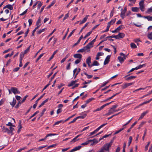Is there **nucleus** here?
<instances>
[{
	"mask_svg": "<svg viewBox=\"0 0 152 152\" xmlns=\"http://www.w3.org/2000/svg\"><path fill=\"white\" fill-rule=\"evenodd\" d=\"M144 0H142L139 3L140 8L142 12H143L145 10V6L144 5Z\"/></svg>",
	"mask_w": 152,
	"mask_h": 152,
	"instance_id": "obj_1",
	"label": "nucleus"
},
{
	"mask_svg": "<svg viewBox=\"0 0 152 152\" xmlns=\"http://www.w3.org/2000/svg\"><path fill=\"white\" fill-rule=\"evenodd\" d=\"M110 146L107 143L104 144L102 147L101 148L103 151H109V148Z\"/></svg>",
	"mask_w": 152,
	"mask_h": 152,
	"instance_id": "obj_2",
	"label": "nucleus"
},
{
	"mask_svg": "<svg viewBox=\"0 0 152 152\" xmlns=\"http://www.w3.org/2000/svg\"><path fill=\"white\" fill-rule=\"evenodd\" d=\"M11 91L15 94H19L20 93L18 90V89L15 87H11Z\"/></svg>",
	"mask_w": 152,
	"mask_h": 152,
	"instance_id": "obj_3",
	"label": "nucleus"
},
{
	"mask_svg": "<svg viewBox=\"0 0 152 152\" xmlns=\"http://www.w3.org/2000/svg\"><path fill=\"white\" fill-rule=\"evenodd\" d=\"M29 51V48H27L24 52L21 53L20 54V57L23 58L24 55Z\"/></svg>",
	"mask_w": 152,
	"mask_h": 152,
	"instance_id": "obj_4",
	"label": "nucleus"
},
{
	"mask_svg": "<svg viewBox=\"0 0 152 152\" xmlns=\"http://www.w3.org/2000/svg\"><path fill=\"white\" fill-rule=\"evenodd\" d=\"M134 83V82H133L129 83H125L124 85L121 86L122 88L123 89H125L128 87L133 85Z\"/></svg>",
	"mask_w": 152,
	"mask_h": 152,
	"instance_id": "obj_5",
	"label": "nucleus"
},
{
	"mask_svg": "<svg viewBox=\"0 0 152 152\" xmlns=\"http://www.w3.org/2000/svg\"><path fill=\"white\" fill-rule=\"evenodd\" d=\"M116 110L115 109H113L112 108H110V109L109 110L108 112L106 114V115H110V114L113 113H114L115 112H116Z\"/></svg>",
	"mask_w": 152,
	"mask_h": 152,
	"instance_id": "obj_6",
	"label": "nucleus"
},
{
	"mask_svg": "<svg viewBox=\"0 0 152 152\" xmlns=\"http://www.w3.org/2000/svg\"><path fill=\"white\" fill-rule=\"evenodd\" d=\"M110 55L107 56L105 59L104 63V64L105 65L108 64L110 61Z\"/></svg>",
	"mask_w": 152,
	"mask_h": 152,
	"instance_id": "obj_7",
	"label": "nucleus"
},
{
	"mask_svg": "<svg viewBox=\"0 0 152 152\" xmlns=\"http://www.w3.org/2000/svg\"><path fill=\"white\" fill-rule=\"evenodd\" d=\"M149 111L148 110H147L142 113L141 114L140 117H139V120L142 119L143 118V117Z\"/></svg>",
	"mask_w": 152,
	"mask_h": 152,
	"instance_id": "obj_8",
	"label": "nucleus"
},
{
	"mask_svg": "<svg viewBox=\"0 0 152 152\" xmlns=\"http://www.w3.org/2000/svg\"><path fill=\"white\" fill-rule=\"evenodd\" d=\"M86 63L88 64V65L89 67H91V64H90L91 63V57L90 56H89L86 59Z\"/></svg>",
	"mask_w": 152,
	"mask_h": 152,
	"instance_id": "obj_9",
	"label": "nucleus"
},
{
	"mask_svg": "<svg viewBox=\"0 0 152 152\" xmlns=\"http://www.w3.org/2000/svg\"><path fill=\"white\" fill-rule=\"evenodd\" d=\"M81 135V134H79L78 135H77V136L75 137L74 138H73L72 140H71L70 142V143H72L75 142L79 140V139H77V138L80 137Z\"/></svg>",
	"mask_w": 152,
	"mask_h": 152,
	"instance_id": "obj_10",
	"label": "nucleus"
},
{
	"mask_svg": "<svg viewBox=\"0 0 152 152\" xmlns=\"http://www.w3.org/2000/svg\"><path fill=\"white\" fill-rule=\"evenodd\" d=\"M117 36V39H119L120 38H124L125 36V34L123 33H120Z\"/></svg>",
	"mask_w": 152,
	"mask_h": 152,
	"instance_id": "obj_11",
	"label": "nucleus"
},
{
	"mask_svg": "<svg viewBox=\"0 0 152 152\" xmlns=\"http://www.w3.org/2000/svg\"><path fill=\"white\" fill-rule=\"evenodd\" d=\"M129 75H127L125 76V77H126V80H132L133 79L137 77L136 76H131L129 77H127Z\"/></svg>",
	"mask_w": 152,
	"mask_h": 152,
	"instance_id": "obj_12",
	"label": "nucleus"
},
{
	"mask_svg": "<svg viewBox=\"0 0 152 152\" xmlns=\"http://www.w3.org/2000/svg\"><path fill=\"white\" fill-rule=\"evenodd\" d=\"M89 16V15H86L85 17L83 19V20L80 21V24H82L85 23L86 21Z\"/></svg>",
	"mask_w": 152,
	"mask_h": 152,
	"instance_id": "obj_13",
	"label": "nucleus"
},
{
	"mask_svg": "<svg viewBox=\"0 0 152 152\" xmlns=\"http://www.w3.org/2000/svg\"><path fill=\"white\" fill-rule=\"evenodd\" d=\"M2 132L3 133L7 132V133L8 134L9 132V129L8 128L5 127L4 126H3L2 128Z\"/></svg>",
	"mask_w": 152,
	"mask_h": 152,
	"instance_id": "obj_14",
	"label": "nucleus"
},
{
	"mask_svg": "<svg viewBox=\"0 0 152 152\" xmlns=\"http://www.w3.org/2000/svg\"><path fill=\"white\" fill-rule=\"evenodd\" d=\"M74 57L76 58H79V59H81L82 58V56L80 54H76L74 55Z\"/></svg>",
	"mask_w": 152,
	"mask_h": 152,
	"instance_id": "obj_15",
	"label": "nucleus"
},
{
	"mask_svg": "<svg viewBox=\"0 0 152 152\" xmlns=\"http://www.w3.org/2000/svg\"><path fill=\"white\" fill-rule=\"evenodd\" d=\"M132 10L133 12H137L139 10V8L137 7H132Z\"/></svg>",
	"mask_w": 152,
	"mask_h": 152,
	"instance_id": "obj_16",
	"label": "nucleus"
},
{
	"mask_svg": "<svg viewBox=\"0 0 152 152\" xmlns=\"http://www.w3.org/2000/svg\"><path fill=\"white\" fill-rule=\"evenodd\" d=\"M99 64L97 61H94L93 63L91 64L90 67L94 66H99Z\"/></svg>",
	"mask_w": 152,
	"mask_h": 152,
	"instance_id": "obj_17",
	"label": "nucleus"
},
{
	"mask_svg": "<svg viewBox=\"0 0 152 152\" xmlns=\"http://www.w3.org/2000/svg\"><path fill=\"white\" fill-rule=\"evenodd\" d=\"M16 103V99L15 98H13L12 102H10V104L13 107L14 106Z\"/></svg>",
	"mask_w": 152,
	"mask_h": 152,
	"instance_id": "obj_18",
	"label": "nucleus"
},
{
	"mask_svg": "<svg viewBox=\"0 0 152 152\" xmlns=\"http://www.w3.org/2000/svg\"><path fill=\"white\" fill-rule=\"evenodd\" d=\"M143 18H144L147 19L148 21H152V16H143Z\"/></svg>",
	"mask_w": 152,
	"mask_h": 152,
	"instance_id": "obj_19",
	"label": "nucleus"
},
{
	"mask_svg": "<svg viewBox=\"0 0 152 152\" xmlns=\"http://www.w3.org/2000/svg\"><path fill=\"white\" fill-rule=\"evenodd\" d=\"M120 94V93H116L114 94L111 97L107 99H106L105 101H104V102H106L107 101L111 99H112L113 97H114L115 96H116V95H118V94Z\"/></svg>",
	"mask_w": 152,
	"mask_h": 152,
	"instance_id": "obj_20",
	"label": "nucleus"
},
{
	"mask_svg": "<svg viewBox=\"0 0 152 152\" xmlns=\"http://www.w3.org/2000/svg\"><path fill=\"white\" fill-rule=\"evenodd\" d=\"M93 140L92 142H91V143L90 144L91 146H92L94 145V143L96 144L98 143V142L96 139H94L93 140Z\"/></svg>",
	"mask_w": 152,
	"mask_h": 152,
	"instance_id": "obj_21",
	"label": "nucleus"
},
{
	"mask_svg": "<svg viewBox=\"0 0 152 152\" xmlns=\"http://www.w3.org/2000/svg\"><path fill=\"white\" fill-rule=\"evenodd\" d=\"M93 141L91 140H88L85 142L82 143L81 145H86L88 144L90 142H92Z\"/></svg>",
	"mask_w": 152,
	"mask_h": 152,
	"instance_id": "obj_22",
	"label": "nucleus"
},
{
	"mask_svg": "<svg viewBox=\"0 0 152 152\" xmlns=\"http://www.w3.org/2000/svg\"><path fill=\"white\" fill-rule=\"evenodd\" d=\"M125 13L126 12L122 11L121 13L120 16L122 19H123L125 17Z\"/></svg>",
	"mask_w": 152,
	"mask_h": 152,
	"instance_id": "obj_23",
	"label": "nucleus"
},
{
	"mask_svg": "<svg viewBox=\"0 0 152 152\" xmlns=\"http://www.w3.org/2000/svg\"><path fill=\"white\" fill-rule=\"evenodd\" d=\"M116 19V18L114 19H112L110 22H108V24L110 25H113Z\"/></svg>",
	"mask_w": 152,
	"mask_h": 152,
	"instance_id": "obj_24",
	"label": "nucleus"
},
{
	"mask_svg": "<svg viewBox=\"0 0 152 152\" xmlns=\"http://www.w3.org/2000/svg\"><path fill=\"white\" fill-rule=\"evenodd\" d=\"M87 115L86 114H84L83 115H80L76 117V118L77 119L79 118H82L83 119L86 117Z\"/></svg>",
	"mask_w": 152,
	"mask_h": 152,
	"instance_id": "obj_25",
	"label": "nucleus"
},
{
	"mask_svg": "<svg viewBox=\"0 0 152 152\" xmlns=\"http://www.w3.org/2000/svg\"><path fill=\"white\" fill-rule=\"evenodd\" d=\"M93 44L91 42H90L86 47L84 48H91L93 47Z\"/></svg>",
	"mask_w": 152,
	"mask_h": 152,
	"instance_id": "obj_26",
	"label": "nucleus"
},
{
	"mask_svg": "<svg viewBox=\"0 0 152 152\" xmlns=\"http://www.w3.org/2000/svg\"><path fill=\"white\" fill-rule=\"evenodd\" d=\"M147 14H150L152 12V6L150 8H149L147 11L145 12Z\"/></svg>",
	"mask_w": 152,
	"mask_h": 152,
	"instance_id": "obj_27",
	"label": "nucleus"
},
{
	"mask_svg": "<svg viewBox=\"0 0 152 152\" xmlns=\"http://www.w3.org/2000/svg\"><path fill=\"white\" fill-rule=\"evenodd\" d=\"M118 59L119 60L120 62L122 63L124 61V58L121 57V56H118Z\"/></svg>",
	"mask_w": 152,
	"mask_h": 152,
	"instance_id": "obj_28",
	"label": "nucleus"
},
{
	"mask_svg": "<svg viewBox=\"0 0 152 152\" xmlns=\"http://www.w3.org/2000/svg\"><path fill=\"white\" fill-rule=\"evenodd\" d=\"M89 24V23H87L81 29V30H80L79 33H81L83 30Z\"/></svg>",
	"mask_w": 152,
	"mask_h": 152,
	"instance_id": "obj_29",
	"label": "nucleus"
},
{
	"mask_svg": "<svg viewBox=\"0 0 152 152\" xmlns=\"http://www.w3.org/2000/svg\"><path fill=\"white\" fill-rule=\"evenodd\" d=\"M132 136H129V142L128 143V146H129L132 142Z\"/></svg>",
	"mask_w": 152,
	"mask_h": 152,
	"instance_id": "obj_30",
	"label": "nucleus"
},
{
	"mask_svg": "<svg viewBox=\"0 0 152 152\" xmlns=\"http://www.w3.org/2000/svg\"><path fill=\"white\" fill-rule=\"evenodd\" d=\"M7 8L10 9V10H12L13 9L12 5L9 4L7 5Z\"/></svg>",
	"mask_w": 152,
	"mask_h": 152,
	"instance_id": "obj_31",
	"label": "nucleus"
},
{
	"mask_svg": "<svg viewBox=\"0 0 152 152\" xmlns=\"http://www.w3.org/2000/svg\"><path fill=\"white\" fill-rule=\"evenodd\" d=\"M46 30V28H44L42 29H41L39 30L37 32V34H40L41 33L43 32H44Z\"/></svg>",
	"mask_w": 152,
	"mask_h": 152,
	"instance_id": "obj_32",
	"label": "nucleus"
},
{
	"mask_svg": "<svg viewBox=\"0 0 152 152\" xmlns=\"http://www.w3.org/2000/svg\"><path fill=\"white\" fill-rule=\"evenodd\" d=\"M14 53V52L13 51H12V53L11 54H8L7 55H6L5 56V58H7L8 57L10 56L11 57Z\"/></svg>",
	"mask_w": 152,
	"mask_h": 152,
	"instance_id": "obj_33",
	"label": "nucleus"
},
{
	"mask_svg": "<svg viewBox=\"0 0 152 152\" xmlns=\"http://www.w3.org/2000/svg\"><path fill=\"white\" fill-rule=\"evenodd\" d=\"M21 120H19V124L18 126V128L19 129V130H20L22 128V126L21 125Z\"/></svg>",
	"mask_w": 152,
	"mask_h": 152,
	"instance_id": "obj_34",
	"label": "nucleus"
},
{
	"mask_svg": "<svg viewBox=\"0 0 152 152\" xmlns=\"http://www.w3.org/2000/svg\"><path fill=\"white\" fill-rule=\"evenodd\" d=\"M94 99V98H89L88 100H87L86 102V104H87L89 102L91 101L92 100Z\"/></svg>",
	"mask_w": 152,
	"mask_h": 152,
	"instance_id": "obj_35",
	"label": "nucleus"
},
{
	"mask_svg": "<svg viewBox=\"0 0 152 152\" xmlns=\"http://www.w3.org/2000/svg\"><path fill=\"white\" fill-rule=\"evenodd\" d=\"M111 134H108V135L107 134L105 135L104 136H103L101 138H100L99 139V141H100L102 139H103L104 138L108 137L110 135H111Z\"/></svg>",
	"mask_w": 152,
	"mask_h": 152,
	"instance_id": "obj_36",
	"label": "nucleus"
},
{
	"mask_svg": "<svg viewBox=\"0 0 152 152\" xmlns=\"http://www.w3.org/2000/svg\"><path fill=\"white\" fill-rule=\"evenodd\" d=\"M125 128V127H124L123 128H121L119 130L117 131L116 132H115L114 133V135H115V134H117L118 133H119V132H121L122 130H123Z\"/></svg>",
	"mask_w": 152,
	"mask_h": 152,
	"instance_id": "obj_37",
	"label": "nucleus"
},
{
	"mask_svg": "<svg viewBox=\"0 0 152 152\" xmlns=\"http://www.w3.org/2000/svg\"><path fill=\"white\" fill-rule=\"evenodd\" d=\"M76 115V114H74L73 115L71 116H70L69 117V118H68L67 119H66L64 121H63V123H64L65 122L68 121L69 120L70 118L73 117H74L75 115Z\"/></svg>",
	"mask_w": 152,
	"mask_h": 152,
	"instance_id": "obj_38",
	"label": "nucleus"
},
{
	"mask_svg": "<svg viewBox=\"0 0 152 152\" xmlns=\"http://www.w3.org/2000/svg\"><path fill=\"white\" fill-rule=\"evenodd\" d=\"M147 87L151 88V86H147L145 88H140L139 89H137L135 90V91H133V92H134L135 91H139L141 90H144L145 88H146Z\"/></svg>",
	"mask_w": 152,
	"mask_h": 152,
	"instance_id": "obj_39",
	"label": "nucleus"
},
{
	"mask_svg": "<svg viewBox=\"0 0 152 152\" xmlns=\"http://www.w3.org/2000/svg\"><path fill=\"white\" fill-rule=\"evenodd\" d=\"M56 3L55 1L54 0L51 3V4H50L48 7H47L48 8H50L52 6H53L55 3Z\"/></svg>",
	"mask_w": 152,
	"mask_h": 152,
	"instance_id": "obj_40",
	"label": "nucleus"
},
{
	"mask_svg": "<svg viewBox=\"0 0 152 152\" xmlns=\"http://www.w3.org/2000/svg\"><path fill=\"white\" fill-rule=\"evenodd\" d=\"M21 103H21V101L20 102V101H19L18 103L15 106V107L16 108H18L21 104Z\"/></svg>",
	"mask_w": 152,
	"mask_h": 152,
	"instance_id": "obj_41",
	"label": "nucleus"
},
{
	"mask_svg": "<svg viewBox=\"0 0 152 152\" xmlns=\"http://www.w3.org/2000/svg\"><path fill=\"white\" fill-rule=\"evenodd\" d=\"M10 130H9V132L8 134H11L12 133L13 131L14 130V128L10 127Z\"/></svg>",
	"mask_w": 152,
	"mask_h": 152,
	"instance_id": "obj_42",
	"label": "nucleus"
},
{
	"mask_svg": "<svg viewBox=\"0 0 152 152\" xmlns=\"http://www.w3.org/2000/svg\"><path fill=\"white\" fill-rule=\"evenodd\" d=\"M57 145V144H53L51 145H50V146H48V147L46 148V149L47 150L50 148L55 147V146H56Z\"/></svg>",
	"mask_w": 152,
	"mask_h": 152,
	"instance_id": "obj_43",
	"label": "nucleus"
},
{
	"mask_svg": "<svg viewBox=\"0 0 152 152\" xmlns=\"http://www.w3.org/2000/svg\"><path fill=\"white\" fill-rule=\"evenodd\" d=\"M51 99H49V98H47L41 104L43 106V105L45 103L47 102L49 100H50Z\"/></svg>",
	"mask_w": 152,
	"mask_h": 152,
	"instance_id": "obj_44",
	"label": "nucleus"
},
{
	"mask_svg": "<svg viewBox=\"0 0 152 152\" xmlns=\"http://www.w3.org/2000/svg\"><path fill=\"white\" fill-rule=\"evenodd\" d=\"M103 107H102V106H101L100 107L98 108L96 110H94V112H95L97 111H99L102 109H103Z\"/></svg>",
	"mask_w": 152,
	"mask_h": 152,
	"instance_id": "obj_45",
	"label": "nucleus"
},
{
	"mask_svg": "<svg viewBox=\"0 0 152 152\" xmlns=\"http://www.w3.org/2000/svg\"><path fill=\"white\" fill-rule=\"evenodd\" d=\"M39 113V111H37L35 112L33 115H32L29 118V119H31L32 117L35 116L36 114L38 113Z\"/></svg>",
	"mask_w": 152,
	"mask_h": 152,
	"instance_id": "obj_46",
	"label": "nucleus"
},
{
	"mask_svg": "<svg viewBox=\"0 0 152 152\" xmlns=\"http://www.w3.org/2000/svg\"><path fill=\"white\" fill-rule=\"evenodd\" d=\"M38 3V5L37 6V9H39L40 8V7L42 5V3L41 2H39Z\"/></svg>",
	"mask_w": 152,
	"mask_h": 152,
	"instance_id": "obj_47",
	"label": "nucleus"
},
{
	"mask_svg": "<svg viewBox=\"0 0 152 152\" xmlns=\"http://www.w3.org/2000/svg\"><path fill=\"white\" fill-rule=\"evenodd\" d=\"M84 74L87 76V77L88 79H90L92 77V75H89L86 73H84Z\"/></svg>",
	"mask_w": 152,
	"mask_h": 152,
	"instance_id": "obj_48",
	"label": "nucleus"
},
{
	"mask_svg": "<svg viewBox=\"0 0 152 152\" xmlns=\"http://www.w3.org/2000/svg\"><path fill=\"white\" fill-rule=\"evenodd\" d=\"M110 25L109 24H108L106 30L105 31H103V32H106L108 31L109 30V28H110Z\"/></svg>",
	"mask_w": 152,
	"mask_h": 152,
	"instance_id": "obj_49",
	"label": "nucleus"
},
{
	"mask_svg": "<svg viewBox=\"0 0 152 152\" xmlns=\"http://www.w3.org/2000/svg\"><path fill=\"white\" fill-rule=\"evenodd\" d=\"M41 22V20L40 18V17H39V18L38 20L36 22V25H39V24Z\"/></svg>",
	"mask_w": 152,
	"mask_h": 152,
	"instance_id": "obj_50",
	"label": "nucleus"
},
{
	"mask_svg": "<svg viewBox=\"0 0 152 152\" xmlns=\"http://www.w3.org/2000/svg\"><path fill=\"white\" fill-rule=\"evenodd\" d=\"M23 59V58H21V57H20V64L19 65V66L20 67H21L23 66V64H22V60Z\"/></svg>",
	"mask_w": 152,
	"mask_h": 152,
	"instance_id": "obj_51",
	"label": "nucleus"
},
{
	"mask_svg": "<svg viewBox=\"0 0 152 152\" xmlns=\"http://www.w3.org/2000/svg\"><path fill=\"white\" fill-rule=\"evenodd\" d=\"M148 37L150 39H152V32L148 34Z\"/></svg>",
	"mask_w": 152,
	"mask_h": 152,
	"instance_id": "obj_52",
	"label": "nucleus"
},
{
	"mask_svg": "<svg viewBox=\"0 0 152 152\" xmlns=\"http://www.w3.org/2000/svg\"><path fill=\"white\" fill-rule=\"evenodd\" d=\"M123 26V25H120L118 27H117L116 29V30H117V31H119L122 28V27Z\"/></svg>",
	"mask_w": 152,
	"mask_h": 152,
	"instance_id": "obj_53",
	"label": "nucleus"
},
{
	"mask_svg": "<svg viewBox=\"0 0 152 152\" xmlns=\"http://www.w3.org/2000/svg\"><path fill=\"white\" fill-rule=\"evenodd\" d=\"M114 12V8H113V10H111V12H110V18H111L113 15V13Z\"/></svg>",
	"mask_w": 152,
	"mask_h": 152,
	"instance_id": "obj_54",
	"label": "nucleus"
},
{
	"mask_svg": "<svg viewBox=\"0 0 152 152\" xmlns=\"http://www.w3.org/2000/svg\"><path fill=\"white\" fill-rule=\"evenodd\" d=\"M115 38L116 39H117V35H112L110 36L107 37H106V38Z\"/></svg>",
	"mask_w": 152,
	"mask_h": 152,
	"instance_id": "obj_55",
	"label": "nucleus"
},
{
	"mask_svg": "<svg viewBox=\"0 0 152 152\" xmlns=\"http://www.w3.org/2000/svg\"><path fill=\"white\" fill-rule=\"evenodd\" d=\"M69 16V13L68 12L66 14L64 17V18L63 20L64 21V20L66 19Z\"/></svg>",
	"mask_w": 152,
	"mask_h": 152,
	"instance_id": "obj_56",
	"label": "nucleus"
},
{
	"mask_svg": "<svg viewBox=\"0 0 152 152\" xmlns=\"http://www.w3.org/2000/svg\"><path fill=\"white\" fill-rule=\"evenodd\" d=\"M75 84V83H74V81H72L70 83L68 84V86L69 87Z\"/></svg>",
	"mask_w": 152,
	"mask_h": 152,
	"instance_id": "obj_57",
	"label": "nucleus"
},
{
	"mask_svg": "<svg viewBox=\"0 0 152 152\" xmlns=\"http://www.w3.org/2000/svg\"><path fill=\"white\" fill-rule=\"evenodd\" d=\"M85 51V48H83L80 49L77 51L78 52L82 53Z\"/></svg>",
	"mask_w": 152,
	"mask_h": 152,
	"instance_id": "obj_58",
	"label": "nucleus"
},
{
	"mask_svg": "<svg viewBox=\"0 0 152 152\" xmlns=\"http://www.w3.org/2000/svg\"><path fill=\"white\" fill-rule=\"evenodd\" d=\"M131 47V48H137V46L136 45L133 43H131L130 44Z\"/></svg>",
	"mask_w": 152,
	"mask_h": 152,
	"instance_id": "obj_59",
	"label": "nucleus"
},
{
	"mask_svg": "<svg viewBox=\"0 0 152 152\" xmlns=\"http://www.w3.org/2000/svg\"><path fill=\"white\" fill-rule=\"evenodd\" d=\"M4 99H2L0 101V106L2 105L5 102Z\"/></svg>",
	"mask_w": 152,
	"mask_h": 152,
	"instance_id": "obj_60",
	"label": "nucleus"
},
{
	"mask_svg": "<svg viewBox=\"0 0 152 152\" xmlns=\"http://www.w3.org/2000/svg\"><path fill=\"white\" fill-rule=\"evenodd\" d=\"M109 83V81H107L106 82H105V83H104L103 84L101 85V86L100 87V88H102V87L104 86H106V84H107L108 83Z\"/></svg>",
	"mask_w": 152,
	"mask_h": 152,
	"instance_id": "obj_61",
	"label": "nucleus"
},
{
	"mask_svg": "<svg viewBox=\"0 0 152 152\" xmlns=\"http://www.w3.org/2000/svg\"><path fill=\"white\" fill-rule=\"evenodd\" d=\"M46 110L45 108H44L43 109L41 114H40V116L39 118H40V117L42 116V115H43L44 114L45 112L46 111Z\"/></svg>",
	"mask_w": 152,
	"mask_h": 152,
	"instance_id": "obj_62",
	"label": "nucleus"
},
{
	"mask_svg": "<svg viewBox=\"0 0 152 152\" xmlns=\"http://www.w3.org/2000/svg\"><path fill=\"white\" fill-rule=\"evenodd\" d=\"M145 124V122H141V123L139 125L138 129H140V128L142 127V126L144 124Z\"/></svg>",
	"mask_w": 152,
	"mask_h": 152,
	"instance_id": "obj_63",
	"label": "nucleus"
},
{
	"mask_svg": "<svg viewBox=\"0 0 152 152\" xmlns=\"http://www.w3.org/2000/svg\"><path fill=\"white\" fill-rule=\"evenodd\" d=\"M33 20L31 19H29L28 20V22L29 23V25L30 26L32 23Z\"/></svg>",
	"mask_w": 152,
	"mask_h": 152,
	"instance_id": "obj_64",
	"label": "nucleus"
}]
</instances>
